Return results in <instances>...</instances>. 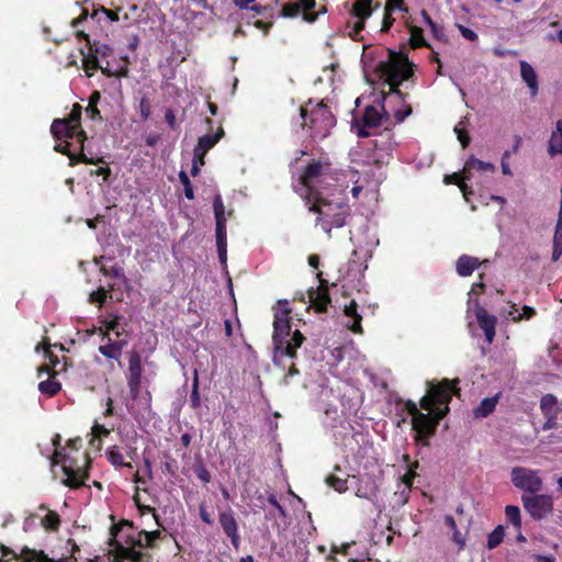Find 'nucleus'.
<instances>
[{"label": "nucleus", "instance_id": "64", "mask_svg": "<svg viewBox=\"0 0 562 562\" xmlns=\"http://www.w3.org/2000/svg\"><path fill=\"white\" fill-rule=\"evenodd\" d=\"M140 114L144 120L149 116V106L145 103V101L140 102Z\"/></svg>", "mask_w": 562, "mask_h": 562}, {"label": "nucleus", "instance_id": "9", "mask_svg": "<svg viewBox=\"0 0 562 562\" xmlns=\"http://www.w3.org/2000/svg\"><path fill=\"white\" fill-rule=\"evenodd\" d=\"M301 117L304 125H307L316 138H324L335 125V119L323 102L314 104L310 101L301 106Z\"/></svg>", "mask_w": 562, "mask_h": 562}, {"label": "nucleus", "instance_id": "35", "mask_svg": "<svg viewBox=\"0 0 562 562\" xmlns=\"http://www.w3.org/2000/svg\"><path fill=\"white\" fill-rule=\"evenodd\" d=\"M59 516L57 513L48 510L46 515L41 519V524L45 529L56 530L59 527Z\"/></svg>", "mask_w": 562, "mask_h": 562}, {"label": "nucleus", "instance_id": "46", "mask_svg": "<svg viewBox=\"0 0 562 562\" xmlns=\"http://www.w3.org/2000/svg\"><path fill=\"white\" fill-rule=\"evenodd\" d=\"M92 53L98 56V59H104L112 54V48L108 44H98L92 48Z\"/></svg>", "mask_w": 562, "mask_h": 562}, {"label": "nucleus", "instance_id": "45", "mask_svg": "<svg viewBox=\"0 0 562 562\" xmlns=\"http://www.w3.org/2000/svg\"><path fill=\"white\" fill-rule=\"evenodd\" d=\"M409 493H411V488L407 487V486H402V490L401 491H396L394 493V502L396 505L398 506H403L404 504L407 503L408 501V497H409Z\"/></svg>", "mask_w": 562, "mask_h": 562}, {"label": "nucleus", "instance_id": "23", "mask_svg": "<svg viewBox=\"0 0 562 562\" xmlns=\"http://www.w3.org/2000/svg\"><path fill=\"white\" fill-rule=\"evenodd\" d=\"M345 316L348 318L346 326L353 333H361V315L357 312V304L352 301L349 305L345 306Z\"/></svg>", "mask_w": 562, "mask_h": 562}, {"label": "nucleus", "instance_id": "47", "mask_svg": "<svg viewBox=\"0 0 562 562\" xmlns=\"http://www.w3.org/2000/svg\"><path fill=\"white\" fill-rule=\"evenodd\" d=\"M180 181L182 182L184 187V194L189 200H192L194 198L193 189L191 187L190 180L188 175L184 171H181L179 173Z\"/></svg>", "mask_w": 562, "mask_h": 562}, {"label": "nucleus", "instance_id": "40", "mask_svg": "<svg viewBox=\"0 0 562 562\" xmlns=\"http://www.w3.org/2000/svg\"><path fill=\"white\" fill-rule=\"evenodd\" d=\"M52 347L53 348H59L60 350H63V347L60 345H57V344L50 345L47 341H43L41 345L36 346L35 351L40 352L41 349H42L43 353H44V357L47 358L50 363L55 364L57 362V360L54 359L53 352L50 350Z\"/></svg>", "mask_w": 562, "mask_h": 562}, {"label": "nucleus", "instance_id": "10", "mask_svg": "<svg viewBox=\"0 0 562 562\" xmlns=\"http://www.w3.org/2000/svg\"><path fill=\"white\" fill-rule=\"evenodd\" d=\"M99 331L102 335L99 351L109 359L117 360L121 357L122 349L127 344V339L121 337L122 331L117 319L105 322L104 326L99 328Z\"/></svg>", "mask_w": 562, "mask_h": 562}, {"label": "nucleus", "instance_id": "22", "mask_svg": "<svg viewBox=\"0 0 562 562\" xmlns=\"http://www.w3.org/2000/svg\"><path fill=\"white\" fill-rule=\"evenodd\" d=\"M548 154L551 157L562 155V120L555 123L548 140Z\"/></svg>", "mask_w": 562, "mask_h": 562}, {"label": "nucleus", "instance_id": "4", "mask_svg": "<svg viewBox=\"0 0 562 562\" xmlns=\"http://www.w3.org/2000/svg\"><path fill=\"white\" fill-rule=\"evenodd\" d=\"M290 313L288 302H278L274 308L272 360L276 366L282 369L289 368V374L294 375L297 374V370L294 367L293 360L296 357V349L301 347L304 337L296 327L293 328Z\"/></svg>", "mask_w": 562, "mask_h": 562}, {"label": "nucleus", "instance_id": "63", "mask_svg": "<svg viewBox=\"0 0 562 562\" xmlns=\"http://www.w3.org/2000/svg\"><path fill=\"white\" fill-rule=\"evenodd\" d=\"M299 3H302V9H303V12H306L308 11L310 9H312L315 4V0H299L297 1Z\"/></svg>", "mask_w": 562, "mask_h": 562}, {"label": "nucleus", "instance_id": "39", "mask_svg": "<svg viewBox=\"0 0 562 562\" xmlns=\"http://www.w3.org/2000/svg\"><path fill=\"white\" fill-rule=\"evenodd\" d=\"M483 289L482 283H475L472 285L471 291L469 292V301H468V313L470 314L472 312V308H474L476 305H479L477 302V295Z\"/></svg>", "mask_w": 562, "mask_h": 562}, {"label": "nucleus", "instance_id": "42", "mask_svg": "<svg viewBox=\"0 0 562 562\" xmlns=\"http://www.w3.org/2000/svg\"><path fill=\"white\" fill-rule=\"evenodd\" d=\"M216 245L218 250L226 245V223H216Z\"/></svg>", "mask_w": 562, "mask_h": 562}, {"label": "nucleus", "instance_id": "26", "mask_svg": "<svg viewBox=\"0 0 562 562\" xmlns=\"http://www.w3.org/2000/svg\"><path fill=\"white\" fill-rule=\"evenodd\" d=\"M543 415L549 419H555L558 414V400L551 394L544 395L540 401Z\"/></svg>", "mask_w": 562, "mask_h": 562}, {"label": "nucleus", "instance_id": "43", "mask_svg": "<svg viewBox=\"0 0 562 562\" xmlns=\"http://www.w3.org/2000/svg\"><path fill=\"white\" fill-rule=\"evenodd\" d=\"M201 400L199 394V378H198V371H194V378L192 383V391H191V404L192 407L196 408L200 406Z\"/></svg>", "mask_w": 562, "mask_h": 562}, {"label": "nucleus", "instance_id": "30", "mask_svg": "<svg viewBox=\"0 0 562 562\" xmlns=\"http://www.w3.org/2000/svg\"><path fill=\"white\" fill-rule=\"evenodd\" d=\"M355 15L358 19H367L371 15V0H358L353 5Z\"/></svg>", "mask_w": 562, "mask_h": 562}, {"label": "nucleus", "instance_id": "14", "mask_svg": "<svg viewBox=\"0 0 562 562\" xmlns=\"http://www.w3.org/2000/svg\"><path fill=\"white\" fill-rule=\"evenodd\" d=\"M61 463V469L66 475V479L64 480V483L70 487H78L85 483V480L87 477V474L83 470L80 468L74 469L71 464H68L65 460V457L59 452L56 451L52 464L57 465Z\"/></svg>", "mask_w": 562, "mask_h": 562}, {"label": "nucleus", "instance_id": "38", "mask_svg": "<svg viewBox=\"0 0 562 562\" xmlns=\"http://www.w3.org/2000/svg\"><path fill=\"white\" fill-rule=\"evenodd\" d=\"M504 539V529L502 526L496 527L487 537V548H496Z\"/></svg>", "mask_w": 562, "mask_h": 562}, {"label": "nucleus", "instance_id": "36", "mask_svg": "<svg viewBox=\"0 0 562 562\" xmlns=\"http://www.w3.org/2000/svg\"><path fill=\"white\" fill-rule=\"evenodd\" d=\"M327 484L331 486L338 493H344L348 490V481L344 477H340L336 474H330L327 477Z\"/></svg>", "mask_w": 562, "mask_h": 562}, {"label": "nucleus", "instance_id": "5", "mask_svg": "<svg viewBox=\"0 0 562 562\" xmlns=\"http://www.w3.org/2000/svg\"><path fill=\"white\" fill-rule=\"evenodd\" d=\"M160 531H138L128 522L121 524L114 532L113 562H140L142 549L148 547Z\"/></svg>", "mask_w": 562, "mask_h": 562}, {"label": "nucleus", "instance_id": "58", "mask_svg": "<svg viewBox=\"0 0 562 562\" xmlns=\"http://www.w3.org/2000/svg\"><path fill=\"white\" fill-rule=\"evenodd\" d=\"M454 131L458 134V139L460 140L462 147L464 148L469 143V137L462 132V130L459 126H456Z\"/></svg>", "mask_w": 562, "mask_h": 562}, {"label": "nucleus", "instance_id": "6", "mask_svg": "<svg viewBox=\"0 0 562 562\" xmlns=\"http://www.w3.org/2000/svg\"><path fill=\"white\" fill-rule=\"evenodd\" d=\"M80 115L81 106L79 104H75L68 119H57L53 122L50 127L52 134L56 139V145L54 149L56 151L67 155L70 159L71 166L76 161L91 162L82 153H80L79 157L76 158L75 155L68 150V147L70 145L68 143V139L76 138V140L79 144V149L82 151L86 134L83 131H77L79 126Z\"/></svg>", "mask_w": 562, "mask_h": 562}, {"label": "nucleus", "instance_id": "51", "mask_svg": "<svg viewBox=\"0 0 562 562\" xmlns=\"http://www.w3.org/2000/svg\"><path fill=\"white\" fill-rule=\"evenodd\" d=\"M106 292L103 289H99L90 294L91 303L101 304L105 300Z\"/></svg>", "mask_w": 562, "mask_h": 562}, {"label": "nucleus", "instance_id": "19", "mask_svg": "<svg viewBox=\"0 0 562 562\" xmlns=\"http://www.w3.org/2000/svg\"><path fill=\"white\" fill-rule=\"evenodd\" d=\"M21 562H71L67 558L52 559L44 551L24 547L19 555Z\"/></svg>", "mask_w": 562, "mask_h": 562}, {"label": "nucleus", "instance_id": "33", "mask_svg": "<svg viewBox=\"0 0 562 562\" xmlns=\"http://www.w3.org/2000/svg\"><path fill=\"white\" fill-rule=\"evenodd\" d=\"M505 515H506V518L509 521H512V524L515 526L516 529L521 528V516H520V509L518 506L507 505L505 507Z\"/></svg>", "mask_w": 562, "mask_h": 562}, {"label": "nucleus", "instance_id": "59", "mask_svg": "<svg viewBox=\"0 0 562 562\" xmlns=\"http://www.w3.org/2000/svg\"><path fill=\"white\" fill-rule=\"evenodd\" d=\"M393 19L391 18V13H386L385 12V16H384V20H383V23H382V27H381V31L382 32H386L391 25L393 24Z\"/></svg>", "mask_w": 562, "mask_h": 562}, {"label": "nucleus", "instance_id": "16", "mask_svg": "<svg viewBox=\"0 0 562 562\" xmlns=\"http://www.w3.org/2000/svg\"><path fill=\"white\" fill-rule=\"evenodd\" d=\"M471 313H474L479 326L484 330L486 341L492 344L495 337L496 317L480 305L472 308Z\"/></svg>", "mask_w": 562, "mask_h": 562}, {"label": "nucleus", "instance_id": "53", "mask_svg": "<svg viewBox=\"0 0 562 562\" xmlns=\"http://www.w3.org/2000/svg\"><path fill=\"white\" fill-rule=\"evenodd\" d=\"M459 30H460L462 36L469 41H475L477 38L476 33L471 29H468L463 25H459Z\"/></svg>", "mask_w": 562, "mask_h": 562}, {"label": "nucleus", "instance_id": "1", "mask_svg": "<svg viewBox=\"0 0 562 562\" xmlns=\"http://www.w3.org/2000/svg\"><path fill=\"white\" fill-rule=\"evenodd\" d=\"M355 166L347 171H339L335 175L326 172L327 165L312 162L307 166L301 177L299 194L303 199H311L312 194L328 190L335 187L339 195L345 192L350 184L353 198H358L361 190L367 186L374 189L381 181L380 165L378 162H358L352 159Z\"/></svg>", "mask_w": 562, "mask_h": 562}, {"label": "nucleus", "instance_id": "52", "mask_svg": "<svg viewBox=\"0 0 562 562\" xmlns=\"http://www.w3.org/2000/svg\"><path fill=\"white\" fill-rule=\"evenodd\" d=\"M204 165V158H200V157H196L195 155H193V160H192V169H191V173L192 176H196L200 171V168Z\"/></svg>", "mask_w": 562, "mask_h": 562}, {"label": "nucleus", "instance_id": "21", "mask_svg": "<svg viewBox=\"0 0 562 562\" xmlns=\"http://www.w3.org/2000/svg\"><path fill=\"white\" fill-rule=\"evenodd\" d=\"M224 132L223 130H221L218 133L216 134H207V135H204L202 137L199 138L198 140V144L194 148V155L196 157H202L204 158V156L206 155V153L215 146V144L221 139V137L223 136Z\"/></svg>", "mask_w": 562, "mask_h": 562}, {"label": "nucleus", "instance_id": "31", "mask_svg": "<svg viewBox=\"0 0 562 562\" xmlns=\"http://www.w3.org/2000/svg\"><path fill=\"white\" fill-rule=\"evenodd\" d=\"M109 429H106L103 425L95 424L92 428V439L90 441L91 446L95 449L101 448V439L109 435Z\"/></svg>", "mask_w": 562, "mask_h": 562}, {"label": "nucleus", "instance_id": "24", "mask_svg": "<svg viewBox=\"0 0 562 562\" xmlns=\"http://www.w3.org/2000/svg\"><path fill=\"white\" fill-rule=\"evenodd\" d=\"M378 492V485L375 481L371 480L370 477H362L359 480V484L356 490V495L358 497L372 499L375 497Z\"/></svg>", "mask_w": 562, "mask_h": 562}, {"label": "nucleus", "instance_id": "57", "mask_svg": "<svg viewBox=\"0 0 562 562\" xmlns=\"http://www.w3.org/2000/svg\"><path fill=\"white\" fill-rule=\"evenodd\" d=\"M508 157H509V153L506 151L503 155V158H502V171H503L504 175L510 176L512 175V170H510L509 164L507 161Z\"/></svg>", "mask_w": 562, "mask_h": 562}, {"label": "nucleus", "instance_id": "55", "mask_svg": "<svg viewBox=\"0 0 562 562\" xmlns=\"http://www.w3.org/2000/svg\"><path fill=\"white\" fill-rule=\"evenodd\" d=\"M423 19H424L425 23H427V24L430 26V29H431V31H432L434 35H435L436 37H439L440 35H439V30H438V27L436 26V24L432 22V20L430 19V16H429L425 11L423 12Z\"/></svg>", "mask_w": 562, "mask_h": 562}, {"label": "nucleus", "instance_id": "29", "mask_svg": "<svg viewBox=\"0 0 562 562\" xmlns=\"http://www.w3.org/2000/svg\"><path fill=\"white\" fill-rule=\"evenodd\" d=\"M310 299L318 312L325 311L329 303V297L326 291H313L310 293Z\"/></svg>", "mask_w": 562, "mask_h": 562}, {"label": "nucleus", "instance_id": "2", "mask_svg": "<svg viewBox=\"0 0 562 562\" xmlns=\"http://www.w3.org/2000/svg\"><path fill=\"white\" fill-rule=\"evenodd\" d=\"M427 393L420 398V408L413 402L406 404L412 417V428L416 441L427 445V438L435 434L439 422L449 412V403L457 389L448 380L440 383H428Z\"/></svg>", "mask_w": 562, "mask_h": 562}, {"label": "nucleus", "instance_id": "54", "mask_svg": "<svg viewBox=\"0 0 562 562\" xmlns=\"http://www.w3.org/2000/svg\"><path fill=\"white\" fill-rule=\"evenodd\" d=\"M256 0H235L234 3L239 9H248L251 3H255ZM251 10L259 11L257 5L250 7Z\"/></svg>", "mask_w": 562, "mask_h": 562}, {"label": "nucleus", "instance_id": "13", "mask_svg": "<svg viewBox=\"0 0 562 562\" xmlns=\"http://www.w3.org/2000/svg\"><path fill=\"white\" fill-rule=\"evenodd\" d=\"M126 63L127 59L125 58L124 64L115 69L110 61H106L105 65H100L98 56L92 53V47H90V53L82 59L83 69L89 77H91L98 68L108 77H126L128 74Z\"/></svg>", "mask_w": 562, "mask_h": 562}, {"label": "nucleus", "instance_id": "41", "mask_svg": "<svg viewBox=\"0 0 562 562\" xmlns=\"http://www.w3.org/2000/svg\"><path fill=\"white\" fill-rule=\"evenodd\" d=\"M301 12H303L302 3H299L297 1L292 2V3H286L283 5V9H282L283 15L288 16V18H294V16L299 15Z\"/></svg>", "mask_w": 562, "mask_h": 562}, {"label": "nucleus", "instance_id": "44", "mask_svg": "<svg viewBox=\"0 0 562 562\" xmlns=\"http://www.w3.org/2000/svg\"><path fill=\"white\" fill-rule=\"evenodd\" d=\"M411 44L414 47H420V46L425 45L423 32L419 27H416V26L411 27Z\"/></svg>", "mask_w": 562, "mask_h": 562}, {"label": "nucleus", "instance_id": "60", "mask_svg": "<svg viewBox=\"0 0 562 562\" xmlns=\"http://www.w3.org/2000/svg\"><path fill=\"white\" fill-rule=\"evenodd\" d=\"M86 111L91 119H94L97 115H99V110L97 109V105L92 102H89V105L87 106Z\"/></svg>", "mask_w": 562, "mask_h": 562}, {"label": "nucleus", "instance_id": "48", "mask_svg": "<svg viewBox=\"0 0 562 562\" xmlns=\"http://www.w3.org/2000/svg\"><path fill=\"white\" fill-rule=\"evenodd\" d=\"M415 468H417V462L414 463L413 465H411L406 473L402 476V483H403V486H407V487H412V484H413V481L415 479Z\"/></svg>", "mask_w": 562, "mask_h": 562}, {"label": "nucleus", "instance_id": "27", "mask_svg": "<svg viewBox=\"0 0 562 562\" xmlns=\"http://www.w3.org/2000/svg\"><path fill=\"white\" fill-rule=\"evenodd\" d=\"M498 402V395H495L493 397H486L483 398L479 406H476L473 409V415L476 418L486 417L488 414H491Z\"/></svg>", "mask_w": 562, "mask_h": 562}, {"label": "nucleus", "instance_id": "50", "mask_svg": "<svg viewBox=\"0 0 562 562\" xmlns=\"http://www.w3.org/2000/svg\"><path fill=\"white\" fill-rule=\"evenodd\" d=\"M503 314L505 317L512 318L515 322L520 321L522 318L521 312L515 306H510L509 310L504 311Z\"/></svg>", "mask_w": 562, "mask_h": 562}, {"label": "nucleus", "instance_id": "49", "mask_svg": "<svg viewBox=\"0 0 562 562\" xmlns=\"http://www.w3.org/2000/svg\"><path fill=\"white\" fill-rule=\"evenodd\" d=\"M395 10H406L404 8L403 0H387L385 5V12L392 13Z\"/></svg>", "mask_w": 562, "mask_h": 562}, {"label": "nucleus", "instance_id": "56", "mask_svg": "<svg viewBox=\"0 0 562 562\" xmlns=\"http://www.w3.org/2000/svg\"><path fill=\"white\" fill-rule=\"evenodd\" d=\"M364 27V20L363 19H359L355 26H353V30L350 32V36L353 37V38H357L359 33L363 30Z\"/></svg>", "mask_w": 562, "mask_h": 562}, {"label": "nucleus", "instance_id": "28", "mask_svg": "<svg viewBox=\"0 0 562 562\" xmlns=\"http://www.w3.org/2000/svg\"><path fill=\"white\" fill-rule=\"evenodd\" d=\"M378 241L372 238L370 241L366 243V246H356L352 250L353 260L367 261L371 257L372 250Z\"/></svg>", "mask_w": 562, "mask_h": 562}, {"label": "nucleus", "instance_id": "61", "mask_svg": "<svg viewBox=\"0 0 562 562\" xmlns=\"http://www.w3.org/2000/svg\"><path fill=\"white\" fill-rule=\"evenodd\" d=\"M445 524L449 527V529H450L451 531H456V530L458 529V528H457V524H456V521H454L453 517H452V516H450V515H447V516L445 517Z\"/></svg>", "mask_w": 562, "mask_h": 562}, {"label": "nucleus", "instance_id": "17", "mask_svg": "<svg viewBox=\"0 0 562 562\" xmlns=\"http://www.w3.org/2000/svg\"><path fill=\"white\" fill-rule=\"evenodd\" d=\"M363 123L366 127L385 126L391 125L384 112L381 110L380 100L374 105H367L363 114Z\"/></svg>", "mask_w": 562, "mask_h": 562}, {"label": "nucleus", "instance_id": "20", "mask_svg": "<svg viewBox=\"0 0 562 562\" xmlns=\"http://www.w3.org/2000/svg\"><path fill=\"white\" fill-rule=\"evenodd\" d=\"M520 66V77L524 80V82L529 88L530 94L532 97L538 94V76L533 67L525 61L521 60L519 63Z\"/></svg>", "mask_w": 562, "mask_h": 562}, {"label": "nucleus", "instance_id": "18", "mask_svg": "<svg viewBox=\"0 0 562 562\" xmlns=\"http://www.w3.org/2000/svg\"><path fill=\"white\" fill-rule=\"evenodd\" d=\"M220 524L227 537L231 538L232 544L237 549L239 546V535L234 515L231 512L222 513L220 515Z\"/></svg>", "mask_w": 562, "mask_h": 562}, {"label": "nucleus", "instance_id": "34", "mask_svg": "<svg viewBox=\"0 0 562 562\" xmlns=\"http://www.w3.org/2000/svg\"><path fill=\"white\" fill-rule=\"evenodd\" d=\"M105 453H106V458H108L109 462L111 464H113L114 467L126 465V467L131 468L130 463H124L123 456L120 452L117 447L114 446V447L109 448Z\"/></svg>", "mask_w": 562, "mask_h": 562}, {"label": "nucleus", "instance_id": "15", "mask_svg": "<svg viewBox=\"0 0 562 562\" xmlns=\"http://www.w3.org/2000/svg\"><path fill=\"white\" fill-rule=\"evenodd\" d=\"M142 363L140 357L137 352H132L128 360V373L127 382L130 393L133 398H136L139 394L142 383Z\"/></svg>", "mask_w": 562, "mask_h": 562}, {"label": "nucleus", "instance_id": "8", "mask_svg": "<svg viewBox=\"0 0 562 562\" xmlns=\"http://www.w3.org/2000/svg\"><path fill=\"white\" fill-rule=\"evenodd\" d=\"M495 171L496 167L492 162L470 157L465 160L461 172L447 175L443 182L446 184H457L464 200L469 202V196L473 194L472 187L469 186V182H471V184L483 186Z\"/></svg>", "mask_w": 562, "mask_h": 562}, {"label": "nucleus", "instance_id": "32", "mask_svg": "<svg viewBox=\"0 0 562 562\" xmlns=\"http://www.w3.org/2000/svg\"><path fill=\"white\" fill-rule=\"evenodd\" d=\"M38 390L42 394L53 396L60 390V383L54 379H48L46 381L40 382Z\"/></svg>", "mask_w": 562, "mask_h": 562}, {"label": "nucleus", "instance_id": "25", "mask_svg": "<svg viewBox=\"0 0 562 562\" xmlns=\"http://www.w3.org/2000/svg\"><path fill=\"white\" fill-rule=\"evenodd\" d=\"M480 262L479 259L471 256H461L457 261V272L461 277L470 276L477 267Z\"/></svg>", "mask_w": 562, "mask_h": 562}, {"label": "nucleus", "instance_id": "3", "mask_svg": "<svg viewBox=\"0 0 562 562\" xmlns=\"http://www.w3.org/2000/svg\"><path fill=\"white\" fill-rule=\"evenodd\" d=\"M376 70L380 78L390 87L387 93H382L381 110L391 125L400 123L412 113V109L405 103L403 94L395 87L411 77L412 65L406 56L390 52L387 59L380 61Z\"/></svg>", "mask_w": 562, "mask_h": 562}, {"label": "nucleus", "instance_id": "12", "mask_svg": "<svg viewBox=\"0 0 562 562\" xmlns=\"http://www.w3.org/2000/svg\"><path fill=\"white\" fill-rule=\"evenodd\" d=\"M521 501L525 509L536 520L546 518L553 510V499L547 494L524 495Z\"/></svg>", "mask_w": 562, "mask_h": 562}, {"label": "nucleus", "instance_id": "37", "mask_svg": "<svg viewBox=\"0 0 562 562\" xmlns=\"http://www.w3.org/2000/svg\"><path fill=\"white\" fill-rule=\"evenodd\" d=\"M213 206H214V215H215L216 223H226L227 215L225 212V205L220 195L215 196Z\"/></svg>", "mask_w": 562, "mask_h": 562}, {"label": "nucleus", "instance_id": "7", "mask_svg": "<svg viewBox=\"0 0 562 562\" xmlns=\"http://www.w3.org/2000/svg\"><path fill=\"white\" fill-rule=\"evenodd\" d=\"M328 192L322 191L312 194L311 199H305L310 211L319 215L318 224L324 232L329 233L333 227H341L345 225L346 216L348 215V206L345 204L344 199L336 196L334 200H328Z\"/></svg>", "mask_w": 562, "mask_h": 562}, {"label": "nucleus", "instance_id": "62", "mask_svg": "<svg viewBox=\"0 0 562 562\" xmlns=\"http://www.w3.org/2000/svg\"><path fill=\"white\" fill-rule=\"evenodd\" d=\"M521 314H522V318H527L528 319V318L532 317L536 314V312L530 306H524L522 310H521Z\"/></svg>", "mask_w": 562, "mask_h": 562}, {"label": "nucleus", "instance_id": "11", "mask_svg": "<svg viewBox=\"0 0 562 562\" xmlns=\"http://www.w3.org/2000/svg\"><path fill=\"white\" fill-rule=\"evenodd\" d=\"M510 479L515 487L529 493L539 492L543 485L539 472L529 468H513L510 471Z\"/></svg>", "mask_w": 562, "mask_h": 562}]
</instances>
